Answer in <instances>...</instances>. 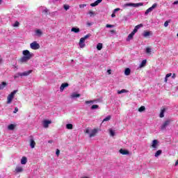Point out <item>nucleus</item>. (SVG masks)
I'll return each instance as SVG.
<instances>
[{"mask_svg":"<svg viewBox=\"0 0 178 178\" xmlns=\"http://www.w3.org/2000/svg\"><path fill=\"white\" fill-rule=\"evenodd\" d=\"M17 92V90H13L7 97V104H12L13 98H15V95Z\"/></svg>","mask_w":178,"mask_h":178,"instance_id":"1","label":"nucleus"},{"mask_svg":"<svg viewBox=\"0 0 178 178\" xmlns=\"http://www.w3.org/2000/svg\"><path fill=\"white\" fill-rule=\"evenodd\" d=\"M126 8L127 6H133L134 8H138V6H144V3H128L124 5Z\"/></svg>","mask_w":178,"mask_h":178,"instance_id":"2","label":"nucleus"},{"mask_svg":"<svg viewBox=\"0 0 178 178\" xmlns=\"http://www.w3.org/2000/svg\"><path fill=\"white\" fill-rule=\"evenodd\" d=\"M22 54L25 58H27L29 60L32 58L33 56H34V54H33V53H31L29 50H24L22 51Z\"/></svg>","mask_w":178,"mask_h":178,"instance_id":"3","label":"nucleus"},{"mask_svg":"<svg viewBox=\"0 0 178 178\" xmlns=\"http://www.w3.org/2000/svg\"><path fill=\"white\" fill-rule=\"evenodd\" d=\"M30 47L31 49H40V44H38L36 41L31 43Z\"/></svg>","mask_w":178,"mask_h":178,"instance_id":"4","label":"nucleus"},{"mask_svg":"<svg viewBox=\"0 0 178 178\" xmlns=\"http://www.w3.org/2000/svg\"><path fill=\"white\" fill-rule=\"evenodd\" d=\"M31 73H33V70H29L24 72H19L17 74V77L20 76V77H23V76H29L30 74H31Z\"/></svg>","mask_w":178,"mask_h":178,"instance_id":"5","label":"nucleus"},{"mask_svg":"<svg viewBox=\"0 0 178 178\" xmlns=\"http://www.w3.org/2000/svg\"><path fill=\"white\" fill-rule=\"evenodd\" d=\"M156 6H158L157 3H154L152 7L149 8L147 10H146L145 15H148V13H150V12H152V10H154V9H155V8H156Z\"/></svg>","mask_w":178,"mask_h":178,"instance_id":"6","label":"nucleus"},{"mask_svg":"<svg viewBox=\"0 0 178 178\" xmlns=\"http://www.w3.org/2000/svg\"><path fill=\"white\" fill-rule=\"evenodd\" d=\"M170 122H172L170 120L165 121L161 126V130H165V129H166V127L170 124Z\"/></svg>","mask_w":178,"mask_h":178,"instance_id":"7","label":"nucleus"},{"mask_svg":"<svg viewBox=\"0 0 178 178\" xmlns=\"http://www.w3.org/2000/svg\"><path fill=\"white\" fill-rule=\"evenodd\" d=\"M86 40L83 38H81L79 40V44L80 48H84L86 47Z\"/></svg>","mask_w":178,"mask_h":178,"instance_id":"8","label":"nucleus"},{"mask_svg":"<svg viewBox=\"0 0 178 178\" xmlns=\"http://www.w3.org/2000/svg\"><path fill=\"white\" fill-rule=\"evenodd\" d=\"M52 123V122L51 120H44L43 121V126L45 129H48V127H49V124H51Z\"/></svg>","mask_w":178,"mask_h":178,"instance_id":"9","label":"nucleus"},{"mask_svg":"<svg viewBox=\"0 0 178 178\" xmlns=\"http://www.w3.org/2000/svg\"><path fill=\"white\" fill-rule=\"evenodd\" d=\"M97 133H98L97 129H92L91 133L89 134L90 138H92V137H95V136H97Z\"/></svg>","mask_w":178,"mask_h":178,"instance_id":"10","label":"nucleus"},{"mask_svg":"<svg viewBox=\"0 0 178 178\" xmlns=\"http://www.w3.org/2000/svg\"><path fill=\"white\" fill-rule=\"evenodd\" d=\"M28 60H30L28 58L22 56L21 58H19V63H26Z\"/></svg>","mask_w":178,"mask_h":178,"instance_id":"11","label":"nucleus"},{"mask_svg":"<svg viewBox=\"0 0 178 178\" xmlns=\"http://www.w3.org/2000/svg\"><path fill=\"white\" fill-rule=\"evenodd\" d=\"M67 87H69V83H62L60 87V91H63V90H65Z\"/></svg>","mask_w":178,"mask_h":178,"instance_id":"12","label":"nucleus"},{"mask_svg":"<svg viewBox=\"0 0 178 178\" xmlns=\"http://www.w3.org/2000/svg\"><path fill=\"white\" fill-rule=\"evenodd\" d=\"M120 154H122V155H129V154H130V152L127 149H120Z\"/></svg>","mask_w":178,"mask_h":178,"instance_id":"13","label":"nucleus"},{"mask_svg":"<svg viewBox=\"0 0 178 178\" xmlns=\"http://www.w3.org/2000/svg\"><path fill=\"white\" fill-rule=\"evenodd\" d=\"M156 145H158V140L155 139L152 143V148L156 149L157 148Z\"/></svg>","mask_w":178,"mask_h":178,"instance_id":"14","label":"nucleus"},{"mask_svg":"<svg viewBox=\"0 0 178 178\" xmlns=\"http://www.w3.org/2000/svg\"><path fill=\"white\" fill-rule=\"evenodd\" d=\"M101 2H102V0H97L94 3H92L90 4V6H92V7L97 6V5H99V3H101Z\"/></svg>","mask_w":178,"mask_h":178,"instance_id":"15","label":"nucleus"},{"mask_svg":"<svg viewBox=\"0 0 178 178\" xmlns=\"http://www.w3.org/2000/svg\"><path fill=\"white\" fill-rule=\"evenodd\" d=\"M27 163V157L23 156L21 159V164L26 165Z\"/></svg>","mask_w":178,"mask_h":178,"instance_id":"16","label":"nucleus"},{"mask_svg":"<svg viewBox=\"0 0 178 178\" xmlns=\"http://www.w3.org/2000/svg\"><path fill=\"white\" fill-rule=\"evenodd\" d=\"M166 111V109L165 108H163V109H161V112H160V115H159V118H164L165 116V112Z\"/></svg>","mask_w":178,"mask_h":178,"instance_id":"17","label":"nucleus"},{"mask_svg":"<svg viewBox=\"0 0 178 178\" xmlns=\"http://www.w3.org/2000/svg\"><path fill=\"white\" fill-rule=\"evenodd\" d=\"M15 172L17 173H20V172H23V167H20V166L16 167Z\"/></svg>","mask_w":178,"mask_h":178,"instance_id":"18","label":"nucleus"},{"mask_svg":"<svg viewBox=\"0 0 178 178\" xmlns=\"http://www.w3.org/2000/svg\"><path fill=\"white\" fill-rule=\"evenodd\" d=\"M30 146H31V148L35 147V141H34L33 139L30 140Z\"/></svg>","mask_w":178,"mask_h":178,"instance_id":"19","label":"nucleus"},{"mask_svg":"<svg viewBox=\"0 0 178 178\" xmlns=\"http://www.w3.org/2000/svg\"><path fill=\"white\" fill-rule=\"evenodd\" d=\"M36 35H38V37H41V35H42V31H41L40 29H37L35 31Z\"/></svg>","mask_w":178,"mask_h":178,"instance_id":"20","label":"nucleus"},{"mask_svg":"<svg viewBox=\"0 0 178 178\" xmlns=\"http://www.w3.org/2000/svg\"><path fill=\"white\" fill-rule=\"evenodd\" d=\"M131 72V70H130V68H127L125 69L124 74L125 76H130Z\"/></svg>","mask_w":178,"mask_h":178,"instance_id":"21","label":"nucleus"},{"mask_svg":"<svg viewBox=\"0 0 178 178\" xmlns=\"http://www.w3.org/2000/svg\"><path fill=\"white\" fill-rule=\"evenodd\" d=\"M6 86H8V83H6L5 81H3L1 85H0V90H3Z\"/></svg>","mask_w":178,"mask_h":178,"instance_id":"22","label":"nucleus"},{"mask_svg":"<svg viewBox=\"0 0 178 178\" xmlns=\"http://www.w3.org/2000/svg\"><path fill=\"white\" fill-rule=\"evenodd\" d=\"M71 31H72L74 33H80V29L76 28V27H73V28H72Z\"/></svg>","mask_w":178,"mask_h":178,"instance_id":"23","label":"nucleus"},{"mask_svg":"<svg viewBox=\"0 0 178 178\" xmlns=\"http://www.w3.org/2000/svg\"><path fill=\"white\" fill-rule=\"evenodd\" d=\"M149 35H151V32L150 31H144L143 37L147 38V37H149Z\"/></svg>","mask_w":178,"mask_h":178,"instance_id":"24","label":"nucleus"},{"mask_svg":"<svg viewBox=\"0 0 178 178\" xmlns=\"http://www.w3.org/2000/svg\"><path fill=\"white\" fill-rule=\"evenodd\" d=\"M145 65H147V60H143L140 65H139V67H144V66H145Z\"/></svg>","mask_w":178,"mask_h":178,"instance_id":"25","label":"nucleus"},{"mask_svg":"<svg viewBox=\"0 0 178 178\" xmlns=\"http://www.w3.org/2000/svg\"><path fill=\"white\" fill-rule=\"evenodd\" d=\"M15 127H16V125L10 124V125H8V130H15Z\"/></svg>","mask_w":178,"mask_h":178,"instance_id":"26","label":"nucleus"},{"mask_svg":"<svg viewBox=\"0 0 178 178\" xmlns=\"http://www.w3.org/2000/svg\"><path fill=\"white\" fill-rule=\"evenodd\" d=\"M80 97V94H76V93H72L71 95V98H79Z\"/></svg>","mask_w":178,"mask_h":178,"instance_id":"27","label":"nucleus"},{"mask_svg":"<svg viewBox=\"0 0 178 178\" xmlns=\"http://www.w3.org/2000/svg\"><path fill=\"white\" fill-rule=\"evenodd\" d=\"M161 154L162 150L159 149L155 153L154 156H156V158H158V156H159V155H161Z\"/></svg>","mask_w":178,"mask_h":178,"instance_id":"28","label":"nucleus"},{"mask_svg":"<svg viewBox=\"0 0 178 178\" xmlns=\"http://www.w3.org/2000/svg\"><path fill=\"white\" fill-rule=\"evenodd\" d=\"M124 92H129V90L122 89L121 90H118V94H123Z\"/></svg>","mask_w":178,"mask_h":178,"instance_id":"29","label":"nucleus"},{"mask_svg":"<svg viewBox=\"0 0 178 178\" xmlns=\"http://www.w3.org/2000/svg\"><path fill=\"white\" fill-rule=\"evenodd\" d=\"M66 129H67L68 130H72L73 129V124H66Z\"/></svg>","mask_w":178,"mask_h":178,"instance_id":"30","label":"nucleus"},{"mask_svg":"<svg viewBox=\"0 0 178 178\" xmlns=\"http://www.w3.org/2000/svg\"><path fill=\"white\" fill-rule=\"evenodd\" d=\"M145 52L148 55H151V52H152L151 47H146Z\"/></svg>","mask_w":178,"mask_h":178,"instance_id":"31","label":"nucleus"},{"mask_svg":"<svg viewBox=\"0 0 178 178\" xmlns=\"http://www.w3.org/2000/svg\"><path fill=\"white\" fill-rule=\"evenodd\" d=\"M97 49L98 51H101L102 49V43H98L97 45Z\"/></svg>","mask_w":178,"mask_h":178,"instance_id":"32","label":"nucleus"},{"mask_svg":"<svg viewBox=\"0 0 178 178\" xmlns=\"http://www.w3.org/2000/svg\"><path fill=\"white\" fill-rule=\"evenodd\" d=\"M145 111V106H142L138 108V112H144Z\"/></svg>","mask_w":178,"mask_h":178,"instance_id":"33","label":"nucleus"},{"mask_svg":"<svg viewBox=\"0 0 178 178\" xmlns=\"http://www.w3.org/2000/svg\"><path fill=\"white\" fill-rule=\"evenodd\" d=\"M63 8L65 9V10H69V9H70V6L67 4H64Z\"/></svg>","mask_w":178,"mask_h":178,"instance_id":"34","label":"nucleus"},{"mask_svg":"<svg viewBox=\"0 0 178 178\" xmlns=\"http://www.w3.org/2000/svg\"><path fill=\"white\" fill-rule=\"evenodd\" d=\"M98 108H99V106H98L97 104H94L91 106V109L94 110V109H98Z\"/></svg>","mask_w":178,"mask_h":178,"instance_id":"35","label":"nucleus"},{"mask_svg":"<svg viewBox=\"0 0 178 178\" xmlns=\"http://www.w3.org/2000/svg\"><path fill=\"white\" fill-rule=\"evenodd\" d=\"M109 133H110V136H111L112 137H113L115 136V131H113V130H112V129H109Z\"/></svg>","mask_w":178,"mask_h":178,"instance_id":"36","label":"nucleus"},{"mask_svg":"<svg viewBox=\"0 0 178 178\" xmlns=\"http://www.w3.org/2000/svg\"><path fill=\"white\" fill-rule=\"evenodd\" d=\"M88 15H90V17H92V16H95V13L94 11H89L88 12Z\"/></svg>","mask_w":178,"mask_h":178,"instance_id":"37","label":"nucleus"},{"mask_svg":"<svg viewBox=\"0 0 178 178\" xmlns=\"http://www.w3.org/2000/svg\"><path fill=\"white\" fill-rule=\"evenodd\" d=\"M90 37H91V34L88 33L86 35H85L83 38L86 40L88 38H90Z\"/></svg>","mask_w":178,"mask_h":178,"instance_id":"38","label":"nucleus"},{"mask_svg":"<svg viewBox=\"0 0 178 178\" xmlns=\"http://www.w3.org/2000/svg\"><path fill=\"white\" fill-rule=\"evenodd\" d=\"M111 115L107 116L106 118L103 120V122H108L111 119Z\"/></svg>","mask_w":178,"mask_h":178,"instance_id":"39","label":"nucleus"},{"mask_svg":"<svg viewBox=\"0 0 178 178\" xmlns=\"http://www.w3.org/2000/svg\"><path fill=\"white\" fill-rule=\"evenodd\" d=\"M43 13L45 14V15H48V13H49V10H48V8H45L43 10Z\"/></svg>","mask_w":178,"mask_h":178,"instance_id":"40","label":"nucleus"},{"mask_svg":"<svg viewBox=\"0 0 178 178\" xmlns=\"http://www.w3.org/2000/svg\"><path fill=\"white\" fill-rule=\"evenodd\" d=\"M86 6H87V4H80L79 5L80 9H84V8H86Z\"/></svg>","mask_w":178,"mask_h":178,"instance_id":"41","label":"nucleus"},{"mask_svg":"<svg viewBox=\"0 0 178 178\" xmlns=\"http://www.w3.org/2000/svg\"><path fill=\"white\" fill-rule=\"evenodd\" d=\"M19 24H20V23H19V22L16 21L15 22V24H13V27H19Z\"/></svg>","mask_w":178,"mask_h":178,"instance_id":"42","label":"nucleus"},{"mask_svg":"<svg viewBox=\"0 0 178 178\" xmlns=\"http://www.w3.org/2000/svg\"><path fill=\"white\" fill-rule=\"evenodd\" d=\"M132 35L129 34L127 37V41H130V40L133 39Z\"/></svg>","mask_w":178,"mask_h":178,"instance_id":"43","label":"nucleus"},{"mask_svg":"<svg viewBox=\"0 0 178 178\" xmlns=\"http://www.w3.org/2000/svg\"><path fill=\"white\" fill-rule=\"evenodd\" d=\"M143 24H140L136 26L135 27L138 30V29H141V27H143Z\"/></svg>","mask_w":178,"mask_h":178,"instance_id":"44","label":"nucleus"},{"mask_svg":"<svg viewBox=\"0 0 178 178\" xmlns=\"http://www.w3.org/2000/svg\"><path fill=\"white\" fill-rule=\"evenodd\" d=\"M106 27L107 29H112V28L114 27V26H113V25H111V24H106Z\"/></svg>","mask_w":178,"mask_h":178,"instance_id":"45","label":"nucleus"},{"mask_svg":"<svg viewBox=\"0 0 178 178\" xmlns=\"http://www.w3.org/2000/svg\"><path fill=\"white\" fill-rule=\"evenodd\" d=\"M59 154H60V150H59V149H57L56 152V154L57 155V156H59Z\"/></svg>","mask_w":178,"mask_h":178,"instance_id":"46","label":"nucleus"},{"mask_svg":"<svg viewBox=\"0 0 178 178\" xmlns=\"http://www.w3.org/2000/svg\"><path fill=\"white\" fill-rule=\"evenodd\" d=\"M168 26H169V21H165L164 23V26L168 27Z\"/></svg>","mask_w":178,"mask_h":178,"instance_id":"47","label":"nucleus"},{"mask_svg":"<svg viewBox=\"0 0 178 178\" xmlns=\"http://www.w3.org/2000/svg\"><path fill=\"white\" fill-rule=\"evenodd\" d=\"M86 26H87L88 27H91V26H92V23H91V22H87V23H86Z\"/></svg>","mask_w":178,"mask_h":178,"instance_id":"48","label":"nucleus"},{"mask_svg":"<svg viewBox=\"0 0 178 178\" xmlns=\"http://www.w3.org/2000/svg\"><path fill=\"white\" fill-rule=\"evenodd\" d=\"M17 112H19V108L17 107H15L13 113H17Z\"/></svg>","mask_w":178,"mask_h":178,"instance_id":"49","label":"nucleus"},{"mask_svg":"<svg viewBox=\"0 0 178 178\" xmlns=\"http://www.w3.org/2000/svg\"><path fill=\"white\" fill-rule=\"evenodd\" d=\"M85 104H86V105H88L89 104H92V101H86V102H85Z\"/></svg>","mask_w":178,"mask_h":178,"instance_id":"50","label":"nucleus"},{"mask_svg":"<svg viewBox=\"0 0 178 178\" xmlns=\"http://www.w3.org/2000/svg\"><path fill=\"white\" fill-rule=\"evenodd\" d=\"M85 133H86V134H90V129L87 128L85 131Z\"/></svg>","mask_w":178,"mask_h":178,"instance_id":"51","label":"nucleus"},{"mask_svg":"<svg viewBox=\"0 0 178 178\" xmlns=\"http://www.w3.org/2000/svg\"><path fill=\"white\" fill-rule=\"evenodd\" d=\"M119 10H120V8H118L114 9L113 12L115 13H116V12H119Z\"/></svg>","mask_w":178,"mask_h":178,"instance_id":"52","label":"nucleus"},{"mask_svg":"<svg viewBox=\"0 0 178 178\" xmlns=\"http://www.w3.org/2000/svg\"><path fill=\"white\" fill-rule=\"evenodd\" d=\"M133 31L136 34V33H137V31H138V29L135 26V28H134Z\"/></svg>","mask_w":178,"mask_h":178,"instance_id":"53","label":"nucleus"},{"mask_svg":"<svg viewBox=\"0 0 178 178\" xmlns=\"http://www.w3.org/2000/svg\"><path fill=\"white\" fill-rule=\"evenodd\" d=\"M172 76V73H168L165 75L166 78H169Z\"/></svg>","mask_w":178,"mask_h":178,"instance_id":"54","label":"nucleus"},{"mask_svg":"<svg viewBox=\"0 0 178 178\" xmlns=\"http://www.w3.org/2000/svg\"><path fill=\"white\" fill-rule=\"evenodd\" d=\"M111 17H116V14H115V13H114V11L111 15Z\"/></svg>","mask_w":178,"mask_h":178,"instance_id":"55","label":"nucleus"},{"mask_svg":"<svg viewBox=\"0 0 178 178\" xmlns=\"http://www.w3.org/2000/svg\"><path fill=\"white\" fill-rule=\"evenodd\" d=\"M107 73H108V74H111L112 73V70H107Z\"/></svg>","mask_w":178,"mask_h":178,"instance_id":"56","label":"nucleus"},{"mask_svg":"<svg viewBox=\"0 0 178 178\" xmlns=\"http://www.w3.org/2000/svg\"><path fill=\"white\" fill-rule=\"evenodd\" d=\"M172 79H176V74H172Z\"/></svg>","mask_w":178,"mask_h":178,"instance_id":"57","label":"nucleus"},{"mask_svg":"<svg viewBox=\"0 0 178 178\" xmlns=\"http://www.w3.org/2000/svg\"><path fill=\"white\" fill-rule=\"evenodd\" d=\"M48 143H49V144H52V143H54V140H50L48 141Z\"/></svg>","mask_w":178,"mask_h":178,"instance_id":"58","label":"nucleus"},{"mask_svg":"<svg viewBox=\"0 0 178 178\" xmlns=\"http://www.w3.org/2000/svg\"><path fill=\"white\" fill-rule=\"evenodd\" d=\"M130 34H131V35L134 37V34H136V33L134 31H132Z\"/></svg>","mask_w":178,"mask_h":178,"instance_id":"59","label":"nucleus"},{"mask_svg":"<svg viewBox=\"0 0 178 178\" xmlns=\"http://www.w3.org/2000/svg\"><path fill=\"white\" fill-rule=\"evenodd\" d=\"M174 5H178V1H175L174 2Z\"/></svg>","mask_w":178,"mask_h":178,"instance_id":"60","label":"nucleus"},{"mask_svg":"<svg viewBox=\"0 0 178 178\" xmlns=\"http://www.w3.org/2000/svg\"><path fill=\"white\" fill-rule=\"evenodd\" d=\"M168 78H166V76L165 77V83H168Z\"/></svg>","mask_w":178,"mask_h":178,"instance_id":"61","label":"nucleus"},{"mask_svg":"<svg viewBox=\"0 0 178 178\" xmlns=\"http://www.w3.org/2000/svg\"><path fill=\"white\" fill-rule=\"evenodd\" d=\"M110 32H111L112 34H113V33H115V30H111V31H110Z\"/></svg>","mask_w":178,"mask_h":178,"instance_id":"62","label":"nucleus"},{"mask_svg":"<svg viewBox=\"0 0 178 178\" xmlns=\"http://www.w3.org/2000/svg\"><path fill=\"white\" fill-rule=\"evenodd\" d=\"M2 61H3L2 58H0V63H2Z\"/></svg>","mask_w":178,"mask_h":178,"instance_id":"63","label":"nucleus"},{"mask_svg":"<svg viewBox=\"0 0 178 178\" xmlns=\"http://www.w3.org/2000/svg\"><path fill=\"white\" fill-rule=\"evenodd\" d=\"M2 3V0H0V5Z\"/></svg>","mask_w":178,"mask_h":178,"instance_id":"64","label":"nucleus"}]
</instances>
